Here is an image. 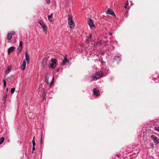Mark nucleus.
Here are the masks:
<instances>
[{
  "instance_id": "2f4dec72",
  "label": "nucleus",
  "mask_w": 159,
  "mask_h": 159,
  "mask_svg": "<svg viewBox=\"0 0 159 159\" xmlns=\"http://www.w3.org/2000/svg\"><path fill=\"white\" fill-rule=\"evenodd\" d=\"M35 146H33V148H32L33 151H34L35 150Z\"/></svg>"
},
{
  "instance_id": "b1692460",
  "label": "nucleus",
  "mask_w": 159,
  "mask_h": 159,
  "mask_svg": "<svg viewBox=\"0 0 159 159\" xmlns=\"http://www.w3.org/2000/svg\"><path fill=\"white\" fill-rule=\"evenodd\" d=\"M92 34H90V35H88L87 36V37L88 39H90L92 37Z\"/></svg>"
},
{
  "instance_id": "c85d7f7f",
  "label": "nucleus",
  "mask_w": 159,
  "mask_h": 159,
  "mask_svg": "<svg viewBox=\"0 0 159 159\" xmlns=\"http://www.w3.org/2000/svg\"><path fill=\"white\" fill-rule=\"evenodd\" d=\"M10 34H11L12 36V35H14L15 34V33L14 31H12L11 33H10Z\"/></svg>"
},
{
  "instance_id": "f3484780",
  "label": "nucleus",
  "mask_w": 159,
  "mask_h": 159,
  "mask_svg": "<svg viewBox=\"0 0 159 159\" xmlns=\"http://www.w3.org/2000/svg\"><path fill=\"white\" fill-rule=\"evenodd\" d=\"M11 67H8L6 71V73L7 74H8L11 71Z\"/></svg>"
},
{
  "instance_id": "a211bd4d",
  "label": "nucleus",
  "mask_w": 159,
  "mask_h": 159,
  "mask_svg": "<svg viewBox=\"0 0 159 159\" xmlns=\"http://www.w3.org/2000/svg\"><path fill=\"white\" fill-rule=\"evenodd\" d=\"M54 80V78L53 76L52 77V81L50 83V85H49V86H50V87H52V85L53 84V83Z\"/></svg>"
},
{
  "instance_id": "1a4fd4ad",
  "label": "nucleus",
  "mask_w": 159,
  "mask_h": 159,
  "mask_svg": "<svg viewBox=\"0 0 159 159\" xmlns=\"http://www.w3.org/2000/svg\"><path fill=\"white\" fill-rule=\"evenodd\" d=\"M22 42L21 41L20 42L19 46L17 48V52L18 53H19L21 52L22 51Z\"/></svg>"
},
{
  "instance_id": "6e6552de",
  "label": "nucleus",
  "mask_w": 159,
  "mask_h": 159,
  "mask_svg": "<svg viewBox=\"0 0 159 159\" xmlns=\"http://www.w3.org/2000/svg\"><path fill=\"white\" fill-rule=\"evenodd\" d=\"M151 138L156 144H157L159 143V139L156 136L154 135H152L151 136Z\"/></svg>"
},
{
  "instance_id": "5701e85b",
  "label": "nucleus",
  "mask_w": 159,
  "mask_h": 159,
  "mask_svg": "<svg viewBox=\"0 0 159 159\" xmlns=\"http://www.w3.org/2000/svg\"><path fill=\"white\" fill-rule=\"evenodd\" d=\"M15 88H11V93H13L15 91Z\"/></svg>"
},
{
  "instance_id": "423d86ee",
  "label": "nucleus",
  "mask_w": 159,
  "mask_h": 159,
  "mask_svg": "<svg viewBox=\"0 0 159 159\" xmlns=\"http://www.w3.org/2000/svg\"><path fill=\"white\" fill-rule=\"evenodd\" d=\"M88 23L91 29L95 28V25L93 22V20L92 19H89L88 20Z\"/></svg>"
},
{
  "instance_id": "c9c22d12",
  "label": "nucleus",
  "mask_w": 159,
  "mask_h": 159,
  "mask_svg": "<svg viewBox=\"0 0 159 159\" xmlns=\"http://www.w3.org/2000/svg\"><path fill=\"white\" fill-rule=\"evenodd\" d=\"M109 34L110 35H112V34L111 33H110Z\"/></svg>"
},
{
  "instance_id": "2eb2a0df",
  "label": "nucleus",
  "mask_w": 159,
  "mask_h": 159,
  "mask_svg": "<svg viewBox=\"0 0 159 159\" xmlns=\"http://www.w3.org/2000/svg\"><path fill=\"white\" fill-rule=\"evenodd\" d=\"M120 60V57L119 56H116L114 58V60H116L117 62L118 63Z\"/></svg>"
},
{
  "instance_id": "f03ea898",
  "label": "nucleus",
  "mask_w": 159,
  "mask_h": 159,
  "mask_svg": "<svg viewBox=\"0 0 159 159\" xmlns=\"http://www.w3.org/2000/svg\"><path fill=\"white\" fill-rule=\"evenodd\" d=\"M103 75V72L102 71H100L92 76V79L93 80H96L101 77Z\"/></svg>"
},
{
  "instance_id": "4c0bfd02",
  "label": "nucleus",
  "mask_w": 159,
  "mask_h": 159,
  "mask_svg": "<svg viewBox=\"0 0 159 159\" xmlns=\"http://www.w3.org/2000/svg\"><path fill=\"white\" fill-rule=\"evenodd\" d=\"M153 79H154V80L155 81V79L154 78Z\"/></svg>"
},
{
  "instance_id": "4be33fe9",
  "label": "nucleus",
  "mask_w": 159,
  "mask_h": 159,
  "mask_svg": "<svg viewBox=\"0 0 159 159\" xmlns=\"http://www.w3.org/2000/svg\"><path fill=\"white\" fill-rule=\"evenodd\" d=\"M53 16V14L52 13L50 15L48 16V20H49V19L50 18H52Z\"/></svg>"
},
{
  "instance_id": "f8f14e48",
  "label": "nucleus",
  "mask_w": 159,
  "mask_h": 159,
  "mask_svg": "<svg viewBox=\"0 0 159 159\" xmlns=\"http://www.w3.org/2000/svg\"><path fill=\"white\" fill-rule=\"evenodd\" d=\"M42 65L43 67L44 68L47 65V60L45 58H43L42 61Z\"/></svg>"
},
{
  "instance_id": "f704fd0d",
  "label": "nucleus",
  "mask_w": 159,
  "mask_h": 159,
  "mask_svg": "<svg viewBox=\"0 0 159 159\" xmlns=\"http://www.w3.org/2000/svg\"><path fill=\"white\" fill-rule=\"evenodd\" d=\"M59 71V69H57V72H58Z\"/></svg>"
},
{
  "instance_id": "c756f323",
  "label": "nucleus",
  "mask_w": 159,
  "mask_h": 159,
  "mask_svg": "<svg viewBox=\"0 0 159 159\" xmlns=\"http://www.w3.org/2000/svg\"><path fill=\"white\" fill-rule=\"evenodd\" d=\"M46 1V2L48 4H49L50 3V0H45Z\"/></svg>"
},
{
  "instance_id": "39448f33",
  "label": "nucleus",
  "mask_w": 159,
  "mask_h": 159,
  "mask_svg": "<svg viewBox=\"0 0 159 159\" xmlns=\"http://www.w3.org/2000/svg\"><path fill=\"white\" fill-rule=\"evenodd\" d=\"M38 22L40 24V25L41 26L44 32L45 33H47L48 32V30H47V26H46V25L43 23V22L40 20H39Z\"/></svg>"
},
{
  "instance_id": "0eeeda50",
  "label": "nucleus",
  "mask_w": 159,
  "mask_h": 159,
  "mask_svg": "<svg viewBox=\"0 0 159 159\" xmlns=\"http://www.w3.org/2000/svg\"><path fill=\"white\" fill-rule=\"evenodd\" d=\"M67 55L66 54L64 56V59L62 61V62L61 65L62 66H64L66 64V63H68L69 62V60L67 59Z\"/></svg>"
},
{
  "instance_id": "ddd939ff",
  "label": "nucleus",
  "mask_w": 159,
  "mask_h": 159,
  "mask_svg": "<svg viewBox=\"0 0 159 159\" xmlns=\"http://www.w3.org/2000/svg\"><path fill=\"white\" fill-rule=\"evenodd\" d=\"M52 76L51 75H46V76L45 77V81L46 83L48 84L49 83V79L50 77Z\"/></svg>"
},
{
  "instance_id": "473e14b6",
  "label": "nucleus",
  "mask_w": 159,
  "mask_h": 159,
  "mask_svg": "<svg viewBox=\"0 0 159 159\" xmlns=\"http://www.w3.org/2000/svg\"><path fill=\"white\" fill-rule=\"evenodd\" d=\"M6 93H7L8 92V89L7 88L6 89Z\"/></svg>"
},
{
  "instance_id": "f257e3e1",
  "label": "nucleus",
  "mask_w": 159,
  "mask_h": 159,
  "mask_svg": "<svg viewBox=\"0 0 159 159\" xmlns=\"http://www.w3.org/2000/svg\"><path fill=\"white\" fill-rule=\"evenodd\" d=\"M26 61H27L28 64L29 63L30 61L29 55L27 52L25 53V59L23 60L22 64L20 67L21 69L22 70H24L25 69L26 65Z\"/></svg>"
},
{
  "instance_id": "6ab92c4d",
  "label": "nucleus",
  "mask_w": 159,
  "mask_h": 159,
  "mask_svg": "<svg viewBox=\"0 0 159 159\" xmlns=\"http://www.w3.org/2000/svg\"><path fill=\"white\" fill-rule=\"evenodd\" d=\"M4 140V138L3 137H2L0 139V145H1L3 142Z\"/></svg>"
},
{
  "instance_id": "20e7f679",
  "label": "nucleus",
  "mask_w": 159,
  "mask_h": 159,
  "mask_svg": "<svg viewBox=\"0 0 159 159\" xmlns=\"http://www.w3.org/2000/svg\"><path fill=\"white\" fill-rule=\"evenodd\" d=\"M68 23L71 28L74 27L75 24L72 20V17L70 15L68 16Z\"/></svg>"
},
{
  "instance_id": "e433bc0d",
  "label": "nucleus",
  "mask_w": 159,
  "mask_h": 159,
  "mask_svg": "<svg viewBox=\"0 0 159 159\" xmlns=\"http://www.w3.org/2000/svg\"><path fill=\"white\" fill-rule=\"evenodd\" d=\"M49 21H52V20H50V19H49Z\"/></svg>"
},
{
  "instance_id": "9b49d317",
  "label": "nucleus",
  "mask_w": 159,
  "mask_h": 159,
  "mask_svg": "<svg viewBox=\"0 0 159 159\" xmlns=\"http://www.w3.org/2000/svg\"><path fill=\"white\" fill-rule=\"evenodd\" d=\"M106 13L116 16V15L115 14L114 11L113 10L109 9H107V11L106 12Z\"/></svg>"
},
{
  "instance_id": "a878e982",
  "label": "nucleus",
  "mask_w": 159,
  "mask_h": 159,
  "mask_svg": "<svg viewBox=\"0 0 159 159\" xmlns=\"http://www.w3.org/2000/svg\"><path fill=\"white\" fill-rule=\"evenodd\" d=\"M41 144H42L43 143V142L42 139V134H41Z\"/></svg>"
},
{
  "instance_id": "7ed1b4c3",
  "label": "nucleus",
  "mask_w": 159,
  "mask_h": 159,
  "mask_svg": "<svg viewBox=\"0 0 159 159\" xmlns=\"http://www.w3.org/2000/svg\"><path fill=\"white\" fill-rule=\"evenodd\" d=\"M51 63L48 66L49 68L54 69L57 65V60L54 58H52L51 59Z\"/></svg>"
},
{
  "instance_id": "412c9836",
  "label": "nucleus",
  "mask_w": 159,
  "mask_h": 159,
  "mask_svg": "<svg viewBox=\"0 0 159 159\" xmlns=\"http://www.w3.org/2000/svg\"><path fill=\"white\" fill-rule=\"evenodd\" d=\"M3 85H4V87H6V81L5 80H3Z\"/></svg>"
},
{
  "instance_id": "9d476101",
  "label": "nucleus",
  "mask_w": 159,
  "mask_h": 159,
  "mask_svg": "<svg viewBox=\"0 0 159 159\" xmlns=\"http://www.w3.org/2000/svg\"><path fill=\"white\" fill-rule=\"evenodd\" d=\"M93 95L95 96H97L100 95V92L98 89H93Z\"/></svg>"
},
{
  "instance_id": "4468645a",
  "label": "nucleus",
  "mask_w": 159,
  "mask_h": 159,
  "mask_svg": "<svg viewBox=\"0 0 159 159\" xmlns=\"http://www.w3.org/2000/svg\"><path fill=\"white\" fill-rule=\"evenodd\" d=\"M15 48L14 47H11L9 48L7 52L8 54H10L11 52H12Z\"/></svg>"
},
{
  "instance_id": "cd10ccee",
  "label": "nucleus",
  "mask_w": 159,
  "mask_h": 159,
  "mask_svg": "<svg viewBox=\"0 0 159 159\" xmlns=\"http://www.w3.org/2000/svg\"><path fill=\"white\" fill-rule=\"evenodd\" d=\"M7 94H5L3 96V98H6L7 97Z\"/></svg>"
},
{
  "instance_id": "393cba45",
  "label": "nucleus",
  "mask_w": 159,
  "mask_h": 159,
  "mask_svg": "<svg viewBox=\"0 0 159 159\" xmlns=\"http://www.w3.org/2000/svg\"><path fill=\"white\" fill-rule=\"evenodd\" d=\"M129 3L128 1H127V3L125 5L124 7L125 9H126L127 8V6L128 5Z\"/></svg>"
},
{
  "instance_id": "dca6fc26",
  "label": "nucleus",
  "mask_w": 159,
  "mask_h": 159,
  "mask_svg": "<svg viewBox=\"0 0 159 159\" xmlns=\"http://www.w3.org/2000/svg\"><path fill=\"white\" fill-rule=\"evenodd\" d=\"M12 36L10 33H8L7 35V38L8 40H10L12 38Z\"/></svg>"
},
{
  "instance_id": "7c9ffc66",
  "label": "nucleus",
  "mask_w": 159,
  "mask_h": 159,
  "mask_svg": "<svg viewBox=\"0 0 159 159\" xmlns=\"http://www.w3.org/2000/svg\"><path fill=\"white\" fill-rule=\"evenodd\" d=\"M2 101L4 103L6 101V98H3L2 99Z\"/></svg>"
},
{
  "instance_id": "aec40b11",
  "label": "nucleus",
  "mask_w": 159,
  "mask_h": 159,
  "mask_svg": "<svg viewBox=\"0 0 159 159\" xmlns=\"http://www.w3.org/2000/svg\"><path fill=\"white\" fill-rule=\"evenodd\" d=\"M34 139H35V137H34L33 138V140L32 141L33 146H35V145Z\"/></svg>"
},
{
  "instance_id": "bb28decb",
  "label": "nucleus",
  "mask_w": 159,
  "mask_h": 159,
  "mask_svg": "<svg viewBox=\"0 0 159 159\" xmlns=\"http://www.w3.org/2000/svg\"><path fill=\"white\" fill-rule=\"evenodd\" d=\"M155 129L157 131H159V126L156 127Z\"/></svg>"
},
{
  "instance_id": "72a5a7b5",
  "label": "nucleus",
  "mask_w": 159,
  "mask_h": 159,
  "mask_svg": "<svg viewBox=\"0 0 159 159\" xmlns=\"http://www.w3.org/2000/svg\"><path fill=\"white\" fill-rule=\"evenodd\" d=\"M11 77V76H9V77H8L7 78V79H10Z\"/></svg>"
}]
</instances>
